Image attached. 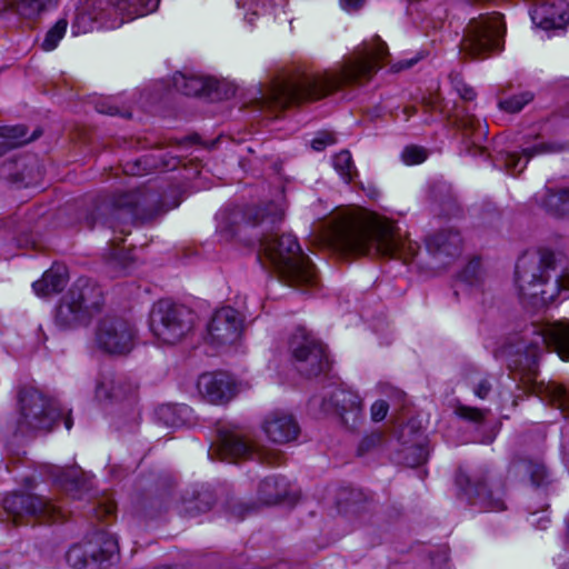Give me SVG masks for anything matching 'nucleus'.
Segmentation results:
<instances>
[{"label":"nucleus","mask_w":569,"mask_h":569,"mask_svg":"<svg viewBox=\"0 0 569 569\" xmlns=\"http://www.w3.org/2000/svg\"><path fill=\"white\" fill-rule=\"evenodd\" d=\"M389 56L379 36L363 41L346 57L338 69L297 70L287 79L274 81L260 98V107L283 110L290 106L323 99L343 87L363 86Z\"/></svg>","instance_id":"obj_1"},{"label":"nucleus","mask_w":569,"mask_h":569,"mask_svg":"<svg viewBox=\"0 0 569 569\" xmlns=\"http://www.w3.org/2000/svg\"><path fill=\"white\" fill-rule=\"evenodd\" d=\"M328 240L342 254H373L403 261L415 256L411 243L403 240L396 226L385 218L339 214L331 221Z\"/></svg>","instance_id":"obj_2"},{"label":"nucleus","mask_w":569,"mask_h":569,"mask_svg":"<svg viewBox=\"0 0 569 569\" xmlns=\"http://www.w3.org/2000/svg\"><path fill=\"white\" fill-rule=\"evenodd\" d=\"M549 347L562 360H569L568 319L532 322L513 335L499 352L507 358L515 379L531 385L538 376L539 360Z\"/></svg>","instance_id":"obj_3"},{"label":"nucleus","mask_w":569,"mask_h":569,"mask_svg":"<svg viewBox=\"0 0 569 569\" xmlns=\"http://www.w3.org/2000/svg\"><path fill=\"white\" fill-rule=\"evenodd\" d=\"M516 282L522 299L543 305L569 298L567 258L548 248L539 249L537 257H521L516 266Z\"/></svg>","instance_id":"obj_4"},{"label":"nucleus","mask_w":569,"mask_h":569,"mask_svg":"<svg viewBox=\"0 0 569 569\" xmlns=\"http://www.w3.org/2000/svg\"><path fill=\"white\" fill-rule=\"evenodd\" d=\"M258 260L263 267H272L289 287L303 290L318 284L313 263L291 233L264 236L260 240Z\"/></svg>","instance_id":"obj_5"},{"label":"nucleus","mask_w":569,"mask_h":569,"mask_svg":"<svg viewBox=\"0 0 569 569\" xmlns=\"http://www.w3.org/2000/svg\"><path fill=\"white\" fill-rule=\"evenodd\" d=\"M144 199L138 191H131L119 196L113 201L98 203L94 211L86 218V224L93 229L97 224L107 226L119 233L111 239L113 246L123 241V236L131 231V226L137 221L147 218L148 213L142 208Z\"/></svg>","instance_id":"obj_6"},{"label":"nucleus","mask_w":569,"mask_h":569,"mask_svg":"<svg viewBox=\"0 0 569 569\" xmlns=\"http://www.w3.org/2000/svg\"><path fill=\"white\" fill-rule=\"evenodd\" d=\"M455 483L459 496L481 511L499 512L507 509L505 481L493 479L487 466L472 472L460 467L456 472Z\"/></svg>","instance_id":"obj_7"},{"label":"nucleus","mask_w":569,"mask_h":569,"mask_svg":"<svg viewBox=\"0 0 569 569\" xmlns=\"http://www.w3.org/2000/svg\"><path fill=\"white\" fill-rule=\"evenodd\" d=\"M103 305L101 289L88 279H78L62 298L56 312V323L72 328L87 322Z\"/></svg>","instance_id":"obj_8"},{"label":"nucleus","mask_w":569,"mask_h":569,"mask_svg":"<svg viewBox=\"0 0 569 569\" xmlns=\"http://www.w3.org/2000/svg\"><path fill=\"white\" fill-rule=\"evenodd\" d=\"M505 32L506 26L500 13L473 18L465 30L460 50L472 59H486L502 49Z\"/></svg>","instance_id":"obj_9"},{"label":"nucleus","mask_w":569,"mask_h":569,"mask_svg":"<svg viewBox=\"0 0 569 569\" xmlns=\"http://www.w3.org/2000/svg\"><path fill=\"white\" fill-rule=\"evenodd\" d=\"M19 419L21 431L52 429L62 417V411L56 399L47 396L32 386H22L18 391Z\"/></svg>","instance_id":"obj_10"},{"label":"nucleus","mask_w":569,"mask_h":569,"mask_svg":"<svg viewBox=\"0 0 569 569\" xmlns=\"http://www.w3.org/2000/svg\"><path fill=\"white\" fill-rule=\"evenodd\" d=\"M194 321L196 315L190 308L170 300H160L152 308L150 328L158 340L174 345L192 331Z\"/></svg>","instance_id":"obj_11"},{"label":"nucleus","mask_w":569,"mask_h":569,"mask_svg":"<svg viewBox=\"0 0 569 569\" xmlns=\"http://www.w3.org/2000/svg\"><path fill=\"white\" fill-rule=\"evenodd\" d=\"M289 350L297 370L307 378L318 377L329 370L326 347L305 328H297L289 339Z\"/></svg>","instance_id":"obj_12"},{"label":"nucleus","mask_w":569,"mask_h":569,"mask_svg":"<svg viewBox=\"0 0 569 569\" xmlns=\"http://www.w3.org/2000/svg\"><path fill=\"white\" fill-rule=\"evenodd\" d=\"M136 339V326L123 317L107 316L96 326L94 345L104 353L126 356L133 349Z\"/></svg>","instance_id":"obj_13"},{"label":"nucleus","mask_w":569,"mask_h":569,"mask_svg":"<svg viewBox=\"0 0 569 569\" xmlns=\"http://www.w3.org/2000/svg\"><path fill=\"white\" fill-rule=\"evenodd\" d=\"M3 509L12 521L23 523L28 518L57 522L63 518L62 511L50 500L26 492H12L3 499Z\"/></svg>","instance_id":"obj_14"},{"label":"nucleus","mask_w":569,"mask_h":569,"mask_svg":"<svg viewBox=\"0 0 569 569\" xmlns=\"http://www.w3.org/2000/svg\"><path fill=\"white\" fill-rule=\"evenodd\" d=\"M211 459L234 461L241 457H250L269 466L282 463L283 455L278 450L253 451L251 446L238 433L229 430H219L217 443L209 450Z\"/></svg>","instance_id":"obj_15"},{"label":"nucleus","mask_w":569,"mask_h":569,"mask_svg":"<svg viewBox=\"0 0 569 569\" xmlns=\"http://www.w3.org/2000/svg\"><path fill=\"white\" fill-rule=\"evenodd\" d=\"M197 388L200 396L212 405H226L237 395L236 380L224 371L204 372L199 376Z\"/></svg>","instance_id":"obj_16"},{"label":"nucleus","mask_w":569,"mask_h":569,"mask_svg":"<svg viewBox=\"0 0 569 569\" xmlns=\"http://www.w3.org/2000/svg\"><path fill=\"white\" fill-rule=\"evenodd\" d=\"M243 319L231 307L217 310L208 325V333L212 343L224 346L236 342L242 331Z\"/></svg>","instance_id":"obj_17"},{"label":"nucleus","mask_w":569,"mask_h":569,"mask_svg":"<svg viewBox=\"0 0 569 569\" xmlns=\"http://www.w3.org/2000/svg\"><path fill=\"white\" fill-rule=\"evenodd\" d=\"M299 491L282 476L272 475L266 477L258 485L257 499L260 503L272 506L280 502L295 503L298 501Z\"/></svg>","instance_id":"obj_18"},{"label":"nucleus","mask_w":569,"mask_h":569,"mask_svg":"<svg viewBox=\"0 0 569 569\" xmlns=\"http://www.w3.org/2000/svg\"><path fill=\"white\" fill-rule=\"evenodd\" d=\"M266 437L273 443L286 445L296 440L300 433V427L296 418L284 411H272L266 416L262 422Z\"/></svg>","instance_id":"obj_19"},{"label":"nucleus","mask_w":569,"mask_h":569,"mask_svg":"<svg viewBox=\"0 0 569 569\" xmlns=\"http://www.w3.org/2000/svg\"><path fill=\"white\" fill-rule=\"evenodd\" d=\"M508 477L516 480L528 478L536 488H547L552 482L551 473L539 458H515L508 467Z\"/></svg>","instance_id":"obj_20"},{"label":"nucleus","mask_w":569,"mask_h":569,"mask_svg":"<svg viewBox=\"0 0 569 569\" xmlns=\"http://www.w3.org/2000/svg\"><path fill=\"white\" fill-rule=\"evenodd\" d=\"M532 22L543 29H560L569 22V4L566 1L536 0L531 9Z\"/></svg>","instance_id":"obj_21"},{"label":"nucleus","mask_w":569,"mask_h":569,"mask_svg":"<svg viewBox=\"0 0 569 569\" xmlns=\"http://www.w3.org/2000/svg\"><path fill=\"white\" fill-rule=\"evenodd\" d=\"M569 151V141L558 142V141H548L540 142L530 148H525L522 150V154L526 157V160L522 161L521 157L518 153L513 152H505L501 153V161L506 168V170L510 174H517L522 172L526 168L528 160L535 156L547 154V153H560Z\"/></svg>","instance_id":"obj_22"},{"label":"nucleus","mask_w":569,"mask_h":569,"mask_svg":"<svg viewBox=\"0 0 569 569\" xmlns=\"http://www.w3.org/2000/svg\"><path fill=\"white\" fill-rule=\"evenodd\" d=\"M462 238L458 230L441 229L426 238V247L430 254L438 259L457 258L462 252Z\"/></svg>","instance_id":"obj_23"},{"label":"nucleus","mask_w":569,"mask_h":569,"mask_svg":"<svg viewBox=\"0 0 569 569\" xmlns=\"http://www.w3.org/2000/svg\"><path fill=\"white\" fill-rule=\"evenodd\" d=\"M336 411L342 423L355 429L362 419V400L359 395L349 390H337L332 395Z\"/></svg>","instance_id":"obj_24"},{"label":"nucleus","mask_w":569,"mask_h":569,"mask_svg":"<svg viewBox=\"0 0 569 569\" xmlns=\"http://www.w3.org/2000/svg\"><path fill=\"white\" fill-rule=\"evenodd\" d=\"M177 91L184 96H211L217 89L218 81L199 74L177 72L172 78Z\"/></svg>","instance_id":"obj_25"},{"label":"nucleus","mask_w":569,"mask_h":569,"mask_svg":"<svg viewBox=\"0 0 569 569\" xmlns=\"http://www.w3.org/2000/svg\"><path fill=\"white\" fill-rule=\"evenodd\" d=\"M58 0H0V19L9 13H17L23 18L38 17L42 11L57 6Z\"/></svg>","instance_id":"obj_26"},{"label":"nucleus","mask_w":569,"mask_h":569,"mask_svg":"<svg viewBox=\"0 0 569 569\" xmlns=\"http://www.w3.org/2000/svg\"><path fill=\"white\" fill-rule=\"evenodd\" d=\"M68 272L63 266H53L42 278L33 282L32 288L39 297H48L61 292L68 283Z\"/></svg>","instance_id":"obj_27"},{"label":"nucleus","mask_w":569,"mask_h":569,"mask_svg":"<svg viewBox=\"0 0 569 569\" xmlns=\"http://www.w3.org/2000/svg\"><path fill=\"white\" fill-rule=\"evenodd\" d=\"M137 385L127 377H117L108 382H100L96 388L99 400H122L137 391Z\"/></svg>","instance_id":"obj_28"},{"label":"nucleus","mask_w":569,"mask_h":569,"mask_svg":"<svg viewBox=\"0 0 569 569\" xmlns=\"http://www.w3.org/2000/svg\"><path fill=\"white\" fill-rule=\"evenodd\" d=\"M540 207L556 218H569V188L547 190L539 200Z\"/></svg>","instance_id":"obj_29"},{"label":"nucleus","mask_w":569,"mask_h":569,"mask_svg":"<svg viewBox=\"0 0 569 569\" xmlns=\"http://www.w3.org/2000/svg\"><path fill=\"white\" fill-rule=\"evenodd\" d=\"M191 409L186 405H161L156 409L158 422L166 427L182 426L188 418Z\"/></svg>","instance_id":"obj_30"},{"label":"nucleus","mask_w":569,"mask_h":569,"mask_svg":"<svg viewBox=\"0 0 569 569\" xmlns=\"http://www.w3.org/2000/svg\"><path fill=\"white\" fill-rule=\"evenodd\" d=\"M93 539L94 545L99 546V549H97L92 545L90 556L93 561L102 562L109 560L119 550L117 539L104 531L94 533Z\"/></svg>","instance_id":"obj_31"},{"label":"nucleus","mask_w":569,"mask_h":569,"mask_svg":"<svg viewBox=\"0 0 569 569\" xmlns=\"http://www.w3.org/2000/svg\"><path fill=\"white\" fill-rule=\"evenodd\" d=\"M160 0H110L119 11L128 17L146 16L157 10Z\"/></svg>","instance_id":"obj_32"},{"label":"nucleus","mask_w":569,"mask_h":569,"mask_svg":"<svg viewBox=\"0 0 569 569\" xmlns=\"http://www.w3.org/2000/svg\"><path fill=\"white\" fill-rule=\"evenodd\" d=\"M283 216V209L274 202H270L263 208L251 210L246 214L248 222H251L254 226L264 223L273 226L282 221Z\"/></svg>","instance_id":"obj_33"},{"label":"nucleus","mask_w":569,"mask_h":569,"mask_svg":"<svg viewBox=\"0 0 569 569\" xmlns=\"http://www.w3.org/2000/svg\"><path fill=\"white\" fill-rule=\"evenodd\" d=\"M214 503L213 495L208 491H200L192 499H184L181 507V512L188 516H197L201 512L209 511Z\"/></svg>","instance_id":"obj_34"},{"label":"nucleus","mask_w":569,"mask_h":569,"mask_svg":"<svg viewBox=\"0 0 569 569\" xmlns=\"http://www.w3.org/2000/svg\"><path fill=\"white\" fill-rule=\"evenodd\" d=\"M28 130L24 126H2L0 127V138L7 141L8 144L11 146L12 149L19 148L32 140H34L38 134L36 132L32 136H28Z\"/></svg>","instance_id":"obj_35"},{"label":"nucleus","mask_w":569,"mask_h":569,"mask_svg":"<svg viewBox=\"0 0 569 569\" xmlns=\"http://www.w3.org/2000/svg\"><path fill=\"white\" fill-rule=\"evenodd\" d=\"M333 168L346 182H351L357 176L351 153L348 150H341L332 159Z\"/></svg>","instance_id":"obj_36"},{"label":"nucleus","mask_w":569,"mask_h":569,"mask_svg":"<svg viewBox=\"0 0 569 569\" xmlns=\"http://www.w3.org/2000/svg\"><path fill=\"white\" fill-rule=\"evenodd\" d=\"M91 540L72 546L67 552V562L74 569H83L88 565L89 559H91Z\"/></svg>","instance_id":"obj_37"},{"label":"nucleus","mask_w":569,"mask_h":569,"mask_svg":"<svg viewBox=\"0 0 569 569\" xmlns=\"http://www.w3.org/2000/svg\"><path fill=\"white\" fill-rule=\"evenodd\" d=\"M466 134H470L472 143L478 144L487 136L488 126L472 114H467L460 120Z\"/></svg>","instance_id":"obj_38"},{"label":"nucleus","mask_w":569,"mask_h":569,"mask_svg":"<svg viewBox=\"0 0 569 569\" xmlns=\"http://www.w3.org/2000/svg\"><path fill=\"white\" fill-rule=\"evenodd\" d=\"M545 391L550 403L569 417V391L555 383L546 386Z\"/></svg>","instance_id":"obj_39"},{"label":"nucleus","mask_w":569,"mask_h":569,"mask_svg":"<svg viewBox=\"0 0 569 569\" xmlns=\"http://www.w3.org/2000/svg\"><path fill=\"white\" fill-rule=\"evenodd\" d=\"M239 217L240 213L238 211H232L229 214H221L218 230L226 240H230L239 233L241 229V226L238 223Z\"/></svg>","instance_id":"obj_40"},{"label":"nucleus","mask_w":569,"mask_h":569,"mask_svg":"<svg viewBox=\"0 0 569 569\" xmlns=\"http://www.w3.org/2000/svg\"><path fill=\"white\" fill-rule=\"evenodd\" d=\"M67 27V19H59L56 24L47 32L42 42V49L46 51L53 50L66 34Z\"/></svg>","instance_id":"obj_41"},{"label":"nucleus","mask_w":569,"mask_h":569,"mask_svg":"<svg viewBox=\"0 0 569 569\" xmlns=\"http://www.w3.org/2000/svg\"><path fill=\"white\" fill-rule=\"evenodd\" d=\"M533 94L530 91H523L519 94H515L510 98L499 101L501 110L510 113L519 112L525 106L531 102Z\"/></svg>","instance_id":"obj_42"},{"label":"nucleus","mask_w":569,"mask_h":569,"mask_svg":"<svg viewBox=\"0 0 569 569\" xmlns=\"http://www.w3.org/2000/svg\"><path fill=\"white\" fill-rule=\"evenodd\" d=\"M449 79L452 88L460 96L461 99L466 101H472L477 93L472 87L465 82L462 76L457 72H452L449 74Z\"/></svg>","instance_id":"obj_43"},{"label":"nucleus","mask_w":569,"mask_h":569,"mask_svg":"<svg viewBox=\"0 0 569 569\" xmlns=\"http://www.w3.org/2000/svg\"><path fill=\"white\" fill-rule=\"evenodd\" d=\"M428 459V451L425 446L416 445L406 448L405 461L410 467L419 466Z\"/></svg>","instance_id":"obj_44"},{"label":"nucleus","mask_w":569,"mask_h":569,"mask_svg":"<svg viewBox=\"0 0 569 569\" xmlns=\"http://www.w3.org/2000/svg\"><path fill=\"white\" fill-rule=\"evenodd\" d=\"M401 159L406 164H419L427 159V151L418 146H408L401 153Z\"/></svg>","instance_id":"obj_45"},{"label":"nucleus","mask_w":569,"mask_h":569,"mask_svg":"<svg viewBox=\"0 0 569 569\" xmlns=\"http://www.w3.org/2000/svg\"><path fill=\"white\" fill-rule=\"evenodd\" d=\"M80 470L77 468H67L60 471V475L57 477V481L66 489L72 490L73 488H78L80 481Z\"/></svg>","instance_id":"obj_46"},{"label":"nucleus","mask_w":569,"mask_h":569,"mask_svg":"<svg viewBox=\"0 0 569 569\" xmlns=\"http://www.w3.org/2000/svg\"><path fill=\"white\" fill-rule=\"evenodd\" d=\"M456 413L465 420L479 423L483 421L487 410L460 405L456 408Z\"/></svg>","instance_id":"obj_47"},{"label":"nucleus","mask_w":569,"mask_h":569,"mask_svg":"<svg viewBox=\"0 0 569 569\" xmlns=\"http://www.w3.org/2000/svg\"><path fill=\"white\" fill-rule=\"evenodd\" d=\"M117 506L113 499L103 498L94 508V515L98 520H107L116 515Z\"/></svg>","instance_id":"obj_48"},{"label":"nucleus","mask_w":569,"mask_h":569,"mask_svg":"<svg viewBox=\"0 0 569 569\" xmlns=\"http://www.w3.org/2000/svg\"><path fill=\"white\" fill-rule=\"evenodd\" d=\"M480 276V260L473 259L471 260L466 268L462 270L460 278L462 281L475 284L479 281Z\"/></svg>","instance_id":"obj_49"},{"label":"nucleus","mask_w":569,"mask_h":569,"mask_svg":"<svg viewBox=\"0 0 569 569\" xmlns=\"http://www.w3.org/2000/svg\"><path fill=\"white\" fill-rule=\"evenodd\" d=\"M336 143V137L331 132L322 131L311 141V147L316 151L323 150L327 146Z\"/></svg>","instance_id":"obj_50"},{"label":"nucleus","mask_w":569,"mask_h":569,"mask_svg":"<svg viewBox=\"0 0 569 569\" xmlns=\"http://www.w3.org/2000/svg\"><path fill=\"white\" fill-rule=\"evenodd\" d=\"M389 410V405L386 400H377L370 408L371 419L376 422L382 421Z\"/></svg>","instance_id":"obj_51"},{"label":"nucleus","mask_w":569,"mask_h":569,"mask_svg":"<svg viewBox=\"0 0 569 569\" xmlns=\"http://www.w3.org/2000/svg\"><path fill=\"white\" fill-rule=\"evenodd\" d=\"M491 389L492 385L490 381L487 378H483L473 387V393L480 399H486L488 398Z\"/></svg>","instance_id":"obj_52"},{"label":"nucleus","mask_w":569,"mask_h":569,"mask_svg":"<svg viewBox=\"0 0 569 569\" xmlns=\"http://www.w3.org/2000/svg\"><path fill=\"white\" fill-rule=\"evenodd\" d=\"M97 110L100 113H106V114H110V116H116L119 113V109L117 107L107 104L106 102L98 103Z\"/></svg>","instance_id":"obj_53"},{"label":"nucleus","mask_w":569,"mask_h":569,"mask_svg":"<svg viewBox=\"0 0 569 569\" xmlns=\"http://www.w3.org/2000/svg\"><path fill=\"white\" fill-rule=\"evenodd\" d=\"M340 2L343 9L353 11L361 7L363 0H340Z\"/></svg>","instance_id":"obj_54"},{"label":"nucleus","mask_w":569,"mask_h":569,"mask_svg":"<svg viewBox=\"0 0 569 569\" xmlns=\"http://www.w3.org/2000/svg\"><path fill=\"white\" fill-rule=\"evenodd\" d=\"M179 163L180 160L177 157H170L168 160H163L161 168L164 170H173Z\"/></svg>","instance_id":"obj_55"},{"label":"nucleus","mask_w":569,"mask_h":569,"mask_svg":"<svg viewBox=\"0 0 569 569\" xmlns=\"http://www.w3.org/2000/svg\"><path fill=\"white\" fill-rule=\"evenodd\" d=\"M250 510L249 507H244V506H234L232 508V515H237L238 519H243V517L246 516V513H248Z\"/></svg>","instance_id":"obj_56"},{"label":"nucleus","mask_w":569,"mask_h":569,"mask_svg":"<svg viewBox=\"0 0 569 569\" xmlns=\"http://www.w3.org/2000/svg\"><path fill=\"white\" fill-rule=\"evenodd\" d=\"M391 396L400 403L403 405L406 393L399 389H391Z\"/></svg>","instance_id":"obj_57"},{"label":"nucleus","mask_w":569,"mask_h":569,"mask_svg":"<svg viewBox=\"0 0 569 569\" xmlns=\"http://www.w3.org/2000/svg\"><path fill=\"white\" fill-rule=\"evenodd\" d=\"M438 100L437 98H429L425 100V107L429 110H438Z\"/></svg>","instance_id":"obj_58"},{"label":"nucleus","mask_w":569,"mask_h":569,"mask_svg":"<svg viewBox=\"0 0 569 569\" xmlns=\"http://www.w3.org/2000/svg\"><path fill=\"white\" fill-rule=\"evenodd\" d=\"M10 150H12L11 146L8 144L7 141L2 139V141H0V157L6 154Z\"/></svg>","instance_id":"obj_59"},{"label":"nucleus","mask_w":569,"mask_h":569,"mask_svg":"<svg viewBox=\"0 0 569 569\" xmlns=\"http://www.w3.org/2000/svg\"><path fill=\"white\" fill-rule=\"evenodd\" d=\"M411 66H412V61H405V62H400L397 66L392 67V70L397 72L402 69L410 68Z\"/></svg>","instance_id":"obj_60"},{"label":"nucleus","mask_w":569,"mask_h":569,"mask_svg":"<svg viewBox=\"0 0 569 569\" xmlns=\"http://www.w3.org/2000/svg\"><path fill=\"white\" fill-rule=\"evenodd\" d=\"M403 113L406 114V120H409L412 116L417 113L416 107H406L403 109Z\"/></svg>","instance_id":"obj_61"},{"label":"nucleus","mask_w":569,"mask_h":569,"mask_svg":"<svg viewBox=\"0 0 569 569\" xmlns=\"http://www.w3.org/2000/svg\"><path fill=\"white\" fill-rule=\"evenodd\" d=\"M63 423H64V427L67 430H70L72 428V425H73V420L71 418L70 415H67L63 419Z\"/></svg>","instance_id":"obj_62"},{"label":"nucleus","mask_w":569,"mask_h":569,"mask_svg":"<svg viewBox=\"0 0 569 569\" xmlns=\"http://www.w3.org/2000/svg\"><path fill=\"white\" fill-rule=\"evenodd\" d=\"M153 569H183V568H181L179 566H172V567H170V566H162V567H156Z\"/></svg>","instance_id":"obj_63"},{"label":"nucleus","mask_w":569,"mask_h":569,"mask_svg":"<svg viewBox=\"0 0 569 569\" xmlns=\"http://www.w3.org/2000/svg\"><path fill=\"white\" fill-rule=\"evenodd\" d=\"M566 116L569 117V107L566 110Z\"/></svg>","instance_id":"obj_64"}]
</instances>
